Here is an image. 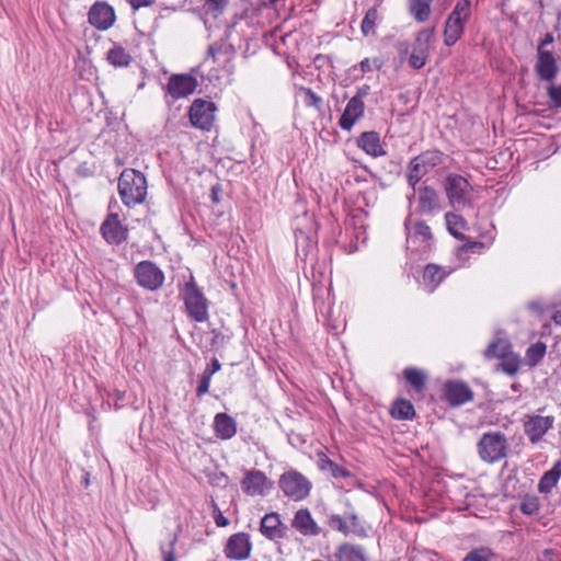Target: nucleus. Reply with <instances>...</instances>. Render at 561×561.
<instances>
[{
  "label": "nucleus",
  "instance_id": "nucleus-1",
  "mask_svg": "<svg viewBox=\"0 0 561 561\" xmlns=\"http://www.w3.org/2000/svg\"><path fill=\"white\" fill-rule=\"evenodd\" d=\"M118 194L126 207H134L145 202L147 197V179L136 169L126 168L118 178Z\"/></svg>",
  "mask_w": 561,
  "mask_h": 561
},
{
  "label": "nucleus",
  "instance_id": "nucleus-2",
  "mask_svg": "<svg viewBox=\"0 0 561 561\" xmlns=\"http://www.w3.org/2000/svg\"><path fill=\"white\" fill-rule=\"evenodd\" d=\"M508 450V440L501 431L483 433L477 444V451L480 459L488 463H494L506 458Z\"/></svg>",
  "mask_w": 561,
  "mask_h": 561
},
{
  "label": "nucleus",
  "instance_id": "nucleus-3",
  "mask_svg": "<svg viewBox=\"0 0 561 561\" xmlns=\"http://www.w3.org/2000/svg\"><path fill=\"white\" fill-rule=\"evenodd\" d=\"M181 295L187 316L196 322H205L208 319V300L193 277L185 283Z\"/></svg>",
  "mask_w": 561,
  "mask_h": 561
},
{
  "label": "nucleus",
  "instance_id": "nucleus-4",
  "mask_svg": "<svg viewBox=\"0 0 561 561\" xmlns=\"http://www.w3.org/2000/svg\"><path fill=\"white\" fill-rule=\"evenodd\" d=\"M347 510L344 515L332 514L328 517V525L336 531L342 533L344 536L353 534L359 538L368 536L366 523L358 516L356 511L352 507L351 503H346Z\"/></svg>",
  "mask_w": 561,
  "mask_h": 561
},
{
  "label": "nucleus",
  "instance_id": "nucleus-5",
  "mask_svg": "<svg viewBox=\"0 0 561 561\" xmlns=\"http://www.w3.org/2000/svg\"><path fill=\"white\" fill-rule=\"evenodd\" d=\"M404 229L408 248L420 252H427L432 249L433 233L424 220L417 219L413 221L412 216L409 215L404 220Z\"/></svg>",
  "mask_w": 561,
  "mask_h": 561
},
{
  "label": "nucleus",
  "instance_id": "nucleus-6",
  "mask_svg": "<svg viewBox=\"0 0 561 561\" xmlns=\"http://www.w3.org/2000/svg\"><path fill=\"white\" fill-rule=\"evenodd\" d=\"M278 486L286 497L297 502L309 496L312 484L299 471L289 470L280 474Z\"/></svg>",
  "mask_w": 561,
  "mask_h": 561
},
{
  "label": "nucleus",
  "instance_id": "nucleus-7",
  "mask_svg": "<svg viewBox=\"0 0 561 561\" xmlns=\"http://www.w3.org/2000/svg\"><path fill=\"white\" fill-rule=\"evenodd\" d=\"M197 87V79L190 73L171 75L164 88L165 103L171 106L174 101L193 94Z\"/></svg>",
  "mask_w": 561,
  "mask_h": 561
},
{
  "label": "nucleus",
  "instance_id": "nucleus-8",
  "mask_svg": "<svg viewBox=\"0 0 561 561\" xmlns=\"http://www.w3.org/2000/svg\"><path fill=\"white\" fill-rule=\"evenodd\" d=\"M134 277L140 287L150 291L158 290L164 283V273L150 260L141 261L135 265Z\"/></svg>",
  "mask_w": 561,
  "mask_h": 561
},
{
  "label": "nucleus",
  "instance_id": "nucleus-9",
  "mask_svg": "<svg viewBox=\"0 0 561 561\" xmlns=\"http://www.w3.org/2000/svg\"><path fill=\"white\" fill-rule=\"evenodd\" d=\"M216 111L217 106L213 101L195 99L188 108L192 126L202 130H210L215 122Z\"/></svg>",
  "mask_w": 561,
  "mask_h": 561
},
{
  "label": "nucleus",
  "instance_id": "nucleus-10",
  "mask_svg": "<svg viewBox=\"0 0 561 561\" xmlns=\"http://www.w3.org/2000/svg\"><path fill=\"white\" fill-rule=\"evenodd\" d=\"M444 190L449 205L456 207L467 204V195L472 191V186L462 175L450 173L444 180Z\"/></svg>",
  "mask_w": 561,
  "mask_h": 561
},
{
  "label": "nucleus",
  "instance_id": "nucleus-11",
  "mask_svg": "<svg viewBox=\"0 0 561 561\" xmlns=\"http://www.w3.org/2000/svg\"><path fill=\"white\" fill-rule=\"evenodd\" d=\"M100 233L108 244L119 245L128 239V228L122 224L116 213H110L101 224Z\"/></svg>",
  "mask_w": 561,
  "mask_h": 561
},
{
  "label": "nucleus",
  "instance_id": "nucleus-12",
  "mask_svg": "<svg viewBox=\"0 0 561 561\" xmlns=\"http://www.w3.org/2000/svg\"><path fill=\"white\" fill-rule=\"evenodd\" d=\"M240 484L242 491L250 496H264L274 486V482L268 480L263 471L256 469L247 471Z\"/></svg>",
  "mask_w": 561,
  "mask_h": 561
},
{
  "label": "nucleus",
  "instance_id": "nucleus-13",
  "mask_svg": "<svg viewBox=\"0 0 561 561\" xmlns=\"http://www.w3.org/2000/svg\"><path fill=\"white\" fill-rule=\"evenodd\" d=\"M443 398L450 407H460L473 400V391L461 380H447L443 387Z\"/></svg>",
  "mask_w": 561,
  "mask_h": 561
},
{
  "label": "nucleus",
  "instance_id": "nucleus-14",
  "mask_svg": "<svg viewBox=\"0 0 561 561\" xmlns=\"http://www.w3.org/2000/svg\"><path fill=\"white\" fill-rule=\"evenodd\" d=\"M252 550L250 536L247 533H237L229 537L224 552L227 559L242 561L247 560Z\"/></svg>",
  "mask_w": 561,
  "mask_h": 561
},
{
  "label": "nucleus",
  "instance_id": "nucleus-15",
  "mask_svg": "<svg viewBox=\"0 0 561 561\" xmlns=\"http://www.w3.org/2000/svg\"><path fill=\"white\" fill-rule=\"evenodd\" d=\"M115 11L105 1H96L88 12L89 23L100 31L108 30L115 22Z\"/></svg>",
  "mask_w": 561,
  "mask_h": 561
},
{
  "label": "nucleus",
  "instance_id": "nucleus-16",
  "mask_svg": "<svg viewBox=\"0 0 561 561\" xmlns=\"http://www.w3.org/2000/svg\"><path fill=\"white\" fill-rule=\"evenodd\" d=\"M289 527L284 524L278 513L265 514L260 523V533L268 540L278 541L288 537Z\"/></svg>",
  "mask_w": 561,
  "mask_h": 561
},
{
  "label": "nucleus",
  "instance_id": "nucleus-17",
  "mask_svg": "<svg viewBox=\"0 0 561 561\" xmlns=\"http://www.w3.org/2000/svg\"><path fill=\"white\" fill-rule=\"evenodd\" d=\"M443 209L438 192L430 185L417 187V213L421 215H434Z\"/></svg>",
  "mask_w": 561,
  "mask_h": 561
},
{
  "label": "nucleus",
  "instance_id": "nucleus-18",
  "mask_svg": "<svg viewBox=\"0 0 561 561\" xmlns=\"http://www.w3.org/2000/svg\"><path fill=\"white\" fill-rule=\"evenodd\" d=\"M535 71L541 81L551 82L557 77L559 67L551 50L542 48L537 49Z\"/></svg>",
  "mask_w": 561,
  "mask_h": 561
},
{
  "label": "nucleus",
  "instance_id": "nucleus-19",
  "mask_svg": "<svg viewBox=\"0 0 561 561\" xmlns=\"http://www.w3.org/2000/svg\"><path fill=\"white\" fill-rule=\"evenodd\" d=\"M553 416L533 415L524 422V431L533 444L538 443L552 427Z\"/></svg>",
  "mask_w": 561,
  "mask_h": 561
},
{
  "label": "nucleus",
  "instance_id": "nucleus-20",
  "mask_svg": "<svg viewBox=\"0 0 561 561\" xmlns=\"http://www.w3.org/2000/svg\"><path fill=\"white\" fill-rule=\"evenodd\" d=\"M291 527L307 537H317L323 533L308 508H300L295 513Z\"/></svg>",
  "mask_w": 561,
  "mask_h": 561
},
{
  "label": "nucleus",
  "instance_id": "nucleus-21",
  "mask_svg": "<svg viewBox=\"0 0 561 561\" xmlns=\"http://www.w3.org/2000/svg\"><path fill=\"white\" fill-rule=\"evenodd\" d=\"M365 103L362 100L351 98L347 102L344 112L339 119V126L343 130L350 131L355 123L364 116Z\"/></svg>",
  "mask_w": 561,
  "mask_h": 561
},
{
  "label": "nucleus",
  "instance_id": "nucleus-22",
  "mask_svg": "<svg viewBox=\"0 0 561 561\" xmlns=\"http://www.w3.org/2000/svg\"><path fill=\"white\" fill-rule=\"evenodd\" d=\"M356 145L371 157L377 158L386 154L380 142V136L375 130L362 133L356 139Z\"/></svg>",
  "mask_w": 561,
  "mask_h": 561
},
{
  "label": "nucleus",
  "instance_id": "nucleus-23",
  "mask_svg": "<svg viewBox=\"0 0 561 561\" xmlns=\"http://www.w3.org/2000/svg\"><path fill=\"white\" fill-rule=\"evenodd\" d=\"M214 431L218 438L222 440L230 439L237 433V422L225 412L217 413L214 419Z\"/></svg>",
  "mask_w": 561,
  "mask_h": 561
},
{
  "label": "nucleus",
  "instance_id": "nucleus-24",
  "mask_svg": "<svg viewBox=\"0 0 561 561\" xmlns=\"http://www.w3.org/2000/svg\"><path fill=\"white\" fill-rule=\"evenodd\" d=\"M335 561H368V557L362 546L342 543L334 552Z\"/></svg>",
  "mask_w": 561,
  "mask_h": 561
},
{
  "label": "nucleus",
  "instance_id": "nucleus-25",
  "mask_svg": "<svg viewBox=\"0 0 561 561\" xmlns=\"http://www.w3.org/2000/svg\"><path fill=\"white\" fill-rule=\"evenodd\" d=\"M467 22L460 18H451L448 15L444 28V44L448 47L454 46L462 36L465 24Z\"/></svg>",
  "mask_w": 561,
  "mask_h": 561
},
{
  "label": "nucleus",
  "instance_id": "nucleus-26",
  "mask_svg": "<svg viewBox=\"0 0 561 561\" xmlns=\"http://www.w3.org/2000/svg\"><path fill=\"white\" fill-rule=\"evenodd\" d=\"M317 457V465L321 471L329 472L335 479H346L352 477V473L347 469L331 460L325 453L319 451Z\"/></svg>",
  "mask_w": 561,
  "mask_h": 561
},
{
  "label": "nucleus",
  "instance_id": "nucleus-27",
  "mask_svg": "<svg viewBox=\"0 0 561 561\" xmlns=\"http://www.w3.org/2000/svg\"><path fill=\"white\" fill-rule=\"evenodd\" d=\"M390 413L393 419L399 421H409L415 417V409L410 400L397 399L393 401Z\"/></svg>",
  "mask_w": 561,
  "mask_h": 561
},
{
  "label": "nucleus",
  "instance_id": "nucleus-28",
  "mask_svg": "<svg viewBox=\"0 0 561 561\" xmlns=\"http://www.w3.org/2000/svg\"><path fill=\"white\" fill-rule=\"evenodd\" d=\"M448 275V273L436 264H427L424 267L423 272V280L430 287V290L433 291Z\"/></svg>",
  "mask_w": 561,
  "mask_h": 561
},
{
  "label": "nucleus",
  "instance_id": "nucleus-29",
  "mask_svg": "<svg viewBox=\"0 0 561 561\" xmlns=\"http://www.w3.org/2000/svg\"><path fill=\"white\" fill-rule=\"evenodd\" d=\"M446 228L448 232L458 240H466V236L461 232V230L466 229L467 221L461 215L455 214L453 211H447L445 214Z\"/></svg>",
  "mask_w": 561,
  "mask_h": 561
},
{
  "label": "nucleus",
  "instance_id": "nucleus-30",
  "mask_svg": "<svg viewBox=\"0 0 561 561\" xmlns=\"http://www.w3.org/2000/svg\"><path fill=\"white\" fill-rule=\"evenodd\" d=\"M433 0H409V13L420 23L428 20Z\"/></svg>",
  "mask_w": 561,
  "mask_h": 561
},
{
  "label": "nucleus",
  "instance_id": "nucleus-31",
  "mask_svg": "<svg viewBox=\"0 0 561 561\" xmlns=\"http://www.w3.org/2000/svg\"><path fill=\"white\" fill-rule=\"evenodd\" d=\"M110 65L116 68L127 67L131 62V56L119 45H114L106 55Z\"/></svg>",
  "mask_w": 561,
  "mask_h": 561
},
{
  "label": "nucleus",
  "instance_id": "nucleus-32",
  "mask_svg": "<svg viewBox=\"0 0 561 561\" xmlns=\"http://www.w3.org/2000/svg\"><path fill=\"white\" fill-rule=\"evenodd\" d=\"M403 377L416 392H423L426 387V375L415 367L405 368Z\"/></svg>",
  "mask_w": 561,
  "mask_h": 561
},
{
  "label": "nucleus",
  "instance_id": "nucleus-33",
  "mask_svg": "<svg viewBox=\"0 0 561 561\" xmlns=\"http://www.w3.org/2000/svg\"><path fill=\"white\" fill-rule=\"evenodd\" d=\"M416 157L417 161H421L428 171L437 165L443 164L446 159V154L437 149L426 150Z\"/></svg>",
  "mask_w": 561,
  "mask_h": 561
},
{
  "label": "nucleus",
  "instance_id": "nucleus-34",
  "mask_svg": "<svg viewBox=\"0 0 561 561\" xmlns=\"http://www.w3.org/2000/svg\"><path fill=\"white\" fill-rule=\"evenodd\" d=\"M511 344L504 340H497L488 345L484 351L486 358H502L506 353H511Z\"/></svg>",
  "mask_w": 561,
  "mask_h": 561
},
{
  "label": "nucleus",
  "instance_id": "nucleus-35",
  "mask_svg": "<svg viewBox=\"0 0 561 561\" xmlns=\"http://www.w3.org/2000/svg\"><path fill=\"white\" fill-rule=\"evenodd\" d=\"M378 18L379 13L377 7H371L367 10L360 24V30L364 36L375 33V26Z\"/></svg>",
  "mask_w": 561,
  "mask_h": 561
},
{
  "label": "nucleus",
  "instance_id": "nucleus-36",
  "mask_svg": "<svg viewBox=\"0 0 561 561\" xmlns=\"http://www.w3.org/2000/svg\"><path fill=\"white\" fill-rule=\"evenodd\" d=\"M560 478V472H558L557 468H553L543 473L539 483L538 490L540 493H549L551 489L557 484Z\"/></svg>",
  "mask_w": 561,
  "mask_h": 561
},
{
  "label": "nucleus",
  "instance_id": "nucleus-37",
  "mask_svg": "<svg viewBox=\"0 0 561 561\" xmlns=\"http://www.w3.org/2000/svg\"><path fill=\"white\" fill-rule=\"evenodd\" d=\"M502 362L499 364V368L510 376H514L519 369V357L515 354L506 353L503 356Z\"/></svg>",
  "mask_w": 561,
  "mask_h": 561
},
{
  "label": "nucleus",
  "instance_id": "nucleus-38",
  "mask_svg": "<svg viewBox=\"0 0 561 561\" xmlns=\"http://www.w3.org/2000/svg\"><path fill=\"white\" fill-rule=\"evenodd\" d=\"M435 35V28H424L420 31L415 38L414 49L416 50H423L424 53L430 51V44L433 41Z\"/></svg>",
  "mask_w": 561,
  "mask_h": 561
},
{
  "label": "nucleus",
  "instance_id": "nucleus-39",
  "mask_svg": "<svg viewBox=\"0 0 561 561\" xmlns=\"http://www.w3.org/2000/svg\"><path fill=\"white\" fill-rule=\"evenodd\" d=\"M546 344L542 342H536L531 344L526 351V358L530 366H536L546 354Z\"/></svg>",
  "mask_w": 561,
  "mask_h": 561
},
{
  "label": "nucleus",
  "instance_id": "nucleus-40",
  "mask_svg": "<svg viewBox=\"0 0 561 561\" xmlns=\"http://www.w3.org/2000/svg\"><path fill=\"white\" fill-rule=\"evenodd\" d=\"M299 92L304 94V104L307 107H313L317 111H321L323 107V100L321 96H319L317 93L313 92L312 89L300 87Z\"/></svg>",
  "mask_w": 561,
  "mask_h": 561
},
{
  "label": "nucleus",
  "instance_id": "nucleus-41",
  "mask_svg": "<svg viewBox=\"0 0 561 561\" xmlns=\"http://www.w3.org/2000/svg\"><path fill=\"white\" fill-rule=\"evenodd\" d=\"M540 508L539 497L536 495H525L519 503V510L525 515H536Z\"/></svg>",
  "mask_w": 561,
  "mask_h": 561
},
{
  "label": "nucleus",
  "instance_id": "nucleus-42",
  "mask_svg": "<svg viewBox=\"0 0 561 561\" xmlns=\"http://www.w3.org/2000/svg\"><path fill=\"white\" fill-rule=\"evenodd\" d=\"M449 16L451 18H460V20H463L468 22V20L471 16V2L470 0H457L453 11L450 12Z\"/></svg>",
  "mask_w": 561,
  "mask_h": 561
},
{
  "label": "nucleus",
  "instance_id": "nucleus-43",
  "mask_svg": "<svg viewBox=\"0 0 561 561\" xmlns=\"http://www.w3.org/2000/svg\"><path fill=\"white\" fill-rule=\"evenodd\" d=\"M178 542V535H170V540L168 543L160 545V551L162 554L163 561H175V545Z\"/></svg>",
  "mask_w": 561,
  "mask_h": 561
},
{
  "label": "nucleus",
  "instance_id": "nucleus-44",
  "mask_svg": "<svg viewBox=\"0 0 561 561\" xmlns=\"http://www.w3.org/2000/svg\"><path fill=\"white\" fill-rule=\"evenodd\" d=\"M493 553L488 548H477L471 550L465 558L463 561H491Z\"/></svg>",
  "mask_w": 561,
  "mask_h": 561
},
{
  "label": "nucleus",
  "instance_id": "nucleus-45",
  "mask_svg": "<svg viewBox=\"0 0 561 561\" xmlns=\"http://www.w3.org/2000/svg\"><path fill=\"white\" fill-rule=\"evenodd\" d=\"M427 57L428 53H424L422 49H413V53L411 54L409 59V66L413 69H421L425 66Z\"/></svg>",
  "mask_w": 561,
  "mask_h": 561
},
{
  "label": "nucleus",
  "instance_id": "nucleus-46",
  "mask_svg": "<svg viewBox=\"0 0 561 561\" xmlns=\"http://www.w3.org/2000/svg\"><path fill=\"white\" fill-rule=\"evenodd\" d=\"M213 339L210 341V345L216 351L224 347L225 344L230 340L229 335L224 334L221 331L217 329L211 330Z\"/></svg>",
  "mask_w": 561,
  "mask_h": 561
},
{
  "label": "nucleus",
  "instance_id": "nucleus-47",
  "mask_svg": "<svg viewBox=\"0 0 561 561\" xmlns=\"http://www.w3.org/2000/svg\"><path fill=\"white\" fill-rule=\"evenodd\" d=\"M408 171L421 179L428 172L424 164L421 161H417V157L411 159L408 164Z\"/></svg>",
  "mask_w": 561,
  "mask_h": 561
},
{
  "label": "nucleus",
  "instance_id": "nucleus-48",
  "mask_svg": "<svg viewBox=\"0 0 561 561\" xmlns=\"http://www.w3.org/2000/svg\"><path fill=\"white\" fill-rule=\"evenodd\" d=\"M548 96L556 107H561V84L553 85L551 84L548 88Z\"/></svg>",
  "mask_w": 561,
  "mask_h": 561
},
{
  "label": "nucleus",
  "instance_id": "nucleus-49",
  "mask_svg": "<svg viewBox=\"0 0 561 561\" xmlns=\"http://www.w3.org/2000/svg\"><path fill=\"white\" fill-rule=\"evenodd\" d=\"M485 248V244L482 241H466L460 248L461 252H471L479 253L481 250Z\"/></svg>",
  "mask_w": 561,
  "mask_h": 561
},
{
  "label": "nucleus",
  "instance_id": "nucleus-50",
  "mask_svg": "<svg viewBox=\"0 0 561 561\" xmlns=\"http://www.w3.org/2000/svg\"><path fill=\"white\" fill-rule=\"evenodd\" d=\"M383 173L399 175L401 173V164L392 159L387 160L382 165Z\"/></svg>",
  "mask_w": 561,
  "mask_h": 561
},
{
  "label": "nucleus",
  "instance_id": "nucleus-51",
  "mask_svg": "<svg viewBox=\"0 0 561 561\" xmlns=\"http://www.w3.org/2000/svg\"><path fill=\"white\" fill-rule=\"evenodd\" d=\"M210 379L211 378H209L208 375L207 376L201 375L199 382H198V386L196 389V396L198 398L203 397L204 394H206L208 392Z\"/></svg>",
  "mask_w": 561,
  "mask_h": 561
},
{
  "label": "nucleus",
  "instance_id": "nucleus-52",
  "mask_svg": "<svg viewBox=\"0 0 561 561\" xmlns=\"http://www.w3.org/2000/svg\"><path fill=\"white\" fill-rule=\"evenodd\" d=\"M221 368V365L219 363V360L217 358H213L210 364L207 365V367L205 368V370L202 373V375L204 376H207L209 378H211V376L217 373L218 370H220Z\"/></svg>",
  "mask_w": 561,
  "mask_h": 561
},
{
  "label": "nucleus",
  "instance_id": "nucleus-53",
  "mask_svg": "<svg viewBox=\"0 0 561 561\" xmlns=\"http://www.w3.org/2000/svg\"><path fill=\"white\" fill-rule=\"evenodd\" d=\"M396 49H397L401 60H403L407 57V55L409 54L410 44L407 41H399L396 44Z\"/></svg>",
  "mask_w": 561,
  "mask_h": 561
},
{
  "label": "nucleus",
  "instance_id": "nucleus-54",
  "mask_svg": "<svg viewBox=\"0 0 561 561\" xmlns=\"http://www.w3.org/2000/svg\"><path fill=\"white\" fill-rule=\"evenodd\" d=\"M130 7L136 11L144 7H150L154 3V0H128Z\"/></svg>",
  "mask_w": 561,
  "mask_h": 561
},
{
  "label": "nucleus",
  "instance_id": "nucleus-55",
  "mask_svg": "<svg viewBox=\"0 0 561 561\" xmlns=\"http://www.w3.org/2000/svg\"><path fill=\"white\" fill-rule=\"evenodd\" d=\"M369 92H370V87L368 84H363L357 88L356 93L353 98L364 101V99L369 94Z\"/></svg>",
  "mask_w": 561,
  "mask_h": 561
},
{
  "label": "nucleus",
  "instance_id": "nucleus-56",
  "mask_svg": "<svg viewBox=\"0 0 561 561\" xmlns=\"http://www.w3.org/2000/svg\"><path fill=\"white\" fill-rule=\"evenodd\" d=\"M214 519L218 527H226L229 525V519L225 517L220 511L215 512Z\"/></svg>",
  "mask_w": 561,
  "mask_h": 561
},
{
  "label": "nucleus",
  "instance_id": "nucleus-57",
  "mask_svg": "<svg viewBox=\"0 0 561 561\" xmlns=\"http://www.w3.org/2000/svg\"><path fill=\"white\" fill-rule=\"evenodd\" d=\"M222 49V46L218 43H213L208 46V49H207V57H210L213 58V60L215 61L216 59V55L218 53H220Z\"/></svg>",
  "mask_w": 561,
  "mask_h": 561
},
{
  "label": "nucleus",
  "instance_id": "nucleus-58",
  "mask_svg": "<svg viewBox=\"0 0 561 561\" xmlns=\"http://www.w3.org/2000/svg\"><path fill=\"white\" fill-rule=\"evenodd\" d=\"M554 41L553 35L551 33H546L545 36L540 39V43L538 45L537 49H547L546 47L550 44H552Z\"/></svg>",
  "mask_w": 561,
  "mask_h": 561
},
{
  "label": "nucleus",
  "instance_id": "nucleus-59",
  "mask_svg": "<svg viewBox=\"0 0 561 561\" xmlns=\"http://www.w3.org/2000/svg\"><path fill=\"white\" fill-rule=\"evenodd\" d=\"M407 181H408V184L413 188V191L417 192L416 184L421 181V178H419L408 171Z\"/></svg>",
  "mask_w": 561,
  "mask_h": 561
},
{
  "label": "nucleus",
  "instance_id": "nucleus-60",
  "mask_svg": "<svg viewBox=\"0 0 561 561\" xmlns=\"http://www.w3.org/2000/svg\"><path fill=\"white\" fill-rule=\"evenodd\" d=\"M226 3V0H207V4L214 10L224 9Z\"/></svg>",
  "mask_w": 561,
  "mask_h": 561
},
{
  "label": "nucleus",
  "instance_id": "nucleus-61",
  "mask_svg": "<svg viewBox=\"0 0 561 561\" xmlns=\"http://www.w3.org/2000/svg\"><path fill=\"white\" fill-rule=\"evenodd\" d=\"M220 192V185L219 184H216L211 187V194H210V197H211V201L214 203H219V196H218V193Z\"/></svg>",
  "mask_w": 561,
  "mask_h": 561
},
{
  "label": "nucleus",
  "instance_id": "nucleus-62",
  "mask_svg": "<svg viewBox=\"0 0 561 561\" xmlns=\"http://www.w3.org/2000/svg\"><path fill=\"white\" fill-rule=\"evenodd\" d=\"M359 67H360V70L363 72H369L371 71V65H370V60L368 58H365L360 61L359 64Z\"/></svg>",
  "mask_w": 561,
  "mask_h": 561
},
{
  "label": "nucleus",
  "instance_id": "nucleus-63",
  "mask_svg": "<svg viewBox=\"0 0 561 561\" xmlns=\"http://www.w3.org/2000/svg\"><path fill=\"white\" fill-rule=\"evenodd\" d=\"M528 309H531V310H535L537 312H541V307H540V304L537 302V301H531L528 304Z\"/></svg>",
  "mask_w": 561,
  "mask_h": 561
},
{
  "label": "nucleus",
  "instance_id": "nucleus-64",
  "mask_svg": "<svg viewBox=\"0 0 561 561\" xmlns=\"http://www.w3.org/2000/svg\"><path fill=\"white\" fill-rule=\"evenodd\" d=\"M552 318L557 324H561V310L556 311Z\"/></svg>",
  "mask_w": 561,
  "mask_h": 561
}]
</instances>
